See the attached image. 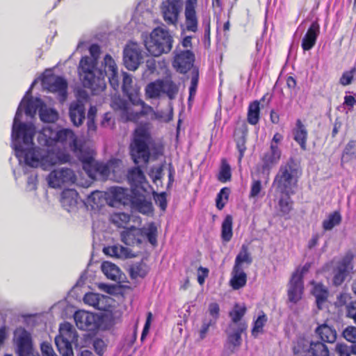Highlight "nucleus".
<instances>
[{
  "instance_id": "obj_59",
  "label": "nucleus",
  "mask_w": 356,
  "mask_h": 356,
  "mask_svg": "<svg viewBox=\"0 0 356 356\" xmlns=\"http://www.w3.org/2000/svg\"><path fill=\"white\" fill-rule=\"evenodd\" d=\"M335 350L339 356H350L351 354L356 355V350L350 349V346L343 343H337Z\"/></svg>"
},
{
  "instance_id": "obj_3",
  "label": "nucleus",
  "mask_w": 356,
  "mask_h": 356,
  "mask_svg": "<svg viewBox=\"0 0 356 356\" xmlns=\"http://www.w3.org/2000/svg\"><path fill=\"white\" fill-rule=\"evenodd\" d=\"M301 175V170L295 159L292 157L282 163L276 174L273 186L278 193H295L298 179Z\"/></svg>"
},
{
  "instance_id": "obj_42",
  "label": "nucleus",
  "mask_w": 356,
  "mask_h": 356,
  "mask_svg": "<svg viewBox=\"0 0 356 356\" xmlns=\"http://www.w3.org/2000/svg\"><path fill=\"white\" fill-rule=\"evenodd\" d=\"M348 274V266L346 262L340 263L334 270L332 279L333 284L336 286L341 285Z\"/></svg>"
},
{
  "instance_id": "obj_32",
  "label": "nucleus",
  "mask_w": 356,
  "mask_h": 356,
  "mask_svg": "<svg viewBox=\"0 0 356 356\" xmlns=\"http://www.w3.org/2000/svg\"><path fill=\"white\" fill-rule=\"evenodd\" d=\"M248 328V324L246 322H241L238 323L236 328H232V332L227 333V341L234 348H238L242 343L241 334L245 332Z\"/></svg>"
},
{
  "instance_id": "obj_60",
  "label": "nucleus",
  "mask_w": 356,
  "mask_h": 356,
  "mask_svg": "<svg viewBox=\"0 0 356 356\" xmlns=\"http://www.w3.org/2000/svg\"><path fill=\"white\" fill-rule=\"evenodd\" d=\"M343 336L347 341L356 343V327L354 326L347 327L343 332Z\"/></svg>"
},
{
  "instance_id": "obj_12",
  "label": "nucleus",
  "mask_w": 356,
  "mask_h": 356,
  "mask_svg": "<svg viewBox=\"0 0 356 356\" xmlns=\"http://www.w3.org/2000/svg\"><path fill=\"white\" fill-rule=\"evenodd\" d=\"M16 353L19 356H36L31 334L24 328L19 327L15 332Z\"/></svg>"
},
{
  "instance_id": "obj_4",
  "label": "nucleus",
  "mask_w": 356,
  "mask_h": 356,
  "mask_svg": "<svg viewBox=\"0 0 356 356\" xmlns=\"http://www.w3.org/2000/svg\"><path fill=\"white\" fill-rule=\"evenodd\" d=\"M152 140L149 129L145 125L137 127L129 145V154L135 164L149 163L151 152L149 144Z\"/></svg>"
},
{
  "instance_id": "obj_21",
  "label": "nucleus",
  "mask_w": 356,
  "mask_h": 356,
  "mask_svg": "<svg viewBox=\"0 0 356 356\" xmlns=\"http://www.w3.org/2000/svg\"><path fill=\"white\" fill-rule=\"evenodd\" d=\"M320 24L313 22L302 38L301 47L303 51H309L316 44L318 36L320 33Z\"/></svg>"
},
{
  "instance_id": "obj_30",
  "label": "nucleus",
  "mask_w": 356,
  "mask_h": 356,
  "mask_svg": "<svg viewBox=\"0 0 356 356\" xmlns=\"http://www.w3.org/2000/svg\"><path fill=\"white\" fill-rule=\"evenodd\" d=\"M122 90L131 102H134L138 95V89L134 86L132 76L127 72H122Z\"/></svg>"
},
{
  "instance_id": "obj_9",
  "label": "nucleus",
  "mask_w": 356,
  "mask_h": 356,
  "mask_svg": "<svg viewBox=\"0 0 356 356\" xmlns=\"http://www.w3.org/2000/svg\"><path fill=\"white\" fill-rule=\"evenodd\" d=\"M106 202L112 207L127 206L131 202L132 193L127 188L111 186L105 191Z\"/></svg>"
},
{
  "instance_id": "obj_53",
  "label": "nucleus",
  "mask_w": 356,
  "mask_h": 356,
  "mask_svg": "<svg viewBox=\"0 0 356 356\" xmlns=\"http://www.w3.org/2000/svg\"><path fill=\"white\" fill-rule=\"evenodd\" d=\"M40 118L43 122H54L58 120V114L54 109L41 107L40 109Z\"/></svg>"
},
{
  "instance_id": "obj_62",
  "label": "nucleus",
  "mask_w": 356,
  "mask_h": 356,
  "mask_svg": "<svg viewBox=\"0 0 356 356\" xmlns=\"http://www.w3.org/2000/svg\"><path fill=\"white\" fill-rule=\"evenodd\" d=\"M83 301L90 306L97 307L99 305L98 295L94 293H88L84 296Z\"/></svg>"
},
{
  "instance_id": "obj_8",
  "label": "nucleus",
  "mask_w": 356,
  "mask_h": 356,
  "mask_svg": "<svg viewBox=\"0 0 356 356\" xmlns=\"http://www.w3.org/2000/svg\"><path fill=\"white\" fill-rule=\"evenodd\" d=\"M83 168L88 173L89 177H94L99 176L100 179H107L111 173L115 172V168L118 166H113L115 162H111L109 163H104L96 161L92 156H87L82 160Z\"/></svg>"
},
{
  "instance_id": "obj_6",
  "label": "nucleus",
  "mask_w": 356,
  "mask_h": 356,
  "mask_svg": "<svg viewBox=\"0 0 356 356\" xmlns=\"http://www.w3.org/2000/svg\"><path fill=\"white\" fill-rule=\"evenodd\" d=\"M76 140L74 133L70 129L56 131L50 127H45L38 136L39 143L46 147L56 146L58 143L63 144L67 142L76 146Z\"/></svg>"
},
{
  "instance_id": "obj_19",
  "label": "nucleus",
  "mask_w": 356,
  "mask_h": 356,
  "mask_svg": "<svg viewBox=\"0 0 356 356\" xmlns=\"http://www.w3.org/2000/svg\"><path fill=\"white\" fill-rule=\"evenodd\" d=\"M304 291V282L301 276L293 273L288 284L287 296L289 300L297 303L302 299Z\"/></svg>"
},
{
  "instance_id": "obj_55",
  "label": "nucleus",
  "mask_w": 356,
  "mask_h": 356,
  "mask_svg": "<svg viewBox=\"0 0 356 356\" xmlns=\"http://www.w3.org/2000/svg\"><path fill=\"white\" fill-rule=\"evenodd\" d=\"M199 82V70L196 67L193 68L191 72V81L189 87V96L188 100L190 101L193 98L196 94V90Z\"/></svg>"
},
{
  "instance_id": "obj_7",
  "label": "nucleus",
  "mask_w": 356,
  "mask_h": 356,
  "mask_svg": "<svg viewBox=\"0 0 356 356\" xmlns=\"http://www.w3.org/2000/svg\"><path fill=\"white\" fill-rule=\"evenodd\" d=\"M78 335L74 326L64 322L59 326V334L55 337V343L62 356H74L72 344L76 342Z\"/></svg>"
},
{
  "instance_id": "obj_45",
  "label": "nucleus",
  "mask_w": 356,
  "mask_h": 356,
  "mask_svg": "<svg viewBox=\"0 0 356 356\" xmlns=\"http://www.w3.org/2000/svg\"><path fill=\"white\" fill-rule=\"evenodd\" d=\"M312 294L316 298V302L318 308L324 303L328 297V291L321 283L315 284L313 289Z\"/></svg>"
},
{
  "instance_id": "obj_56",
  "label": "nucleus",
  "mask_w": 356,
  "mask_h": 356,
  "mask_svg": "<svg viewBox=\"0 0 356 356\" xmlns=\"http://www.w3.org/2000/svg\"><path fill=\"white\" fill-rule=\"evenodd\" d=\"M342 158L346 161L356 158V140H351L348 143L343 149Z\"/></svg>"
},
{
  "instance_id": "obj_40",
  "label": "nucleus",
  "mask_w": 356,
  "mask_h": 356,
  "mask_svg": "<svg viewBox=\"0 0 356 356\" xmlns=\"http://www.w3.org/2000/svg\"><path fill=\"white\" fill-rule=\"evenodd\" d=\"M342 221V217L339 211H334L328 214L327 218L322 222V227L324 231H330L334 227L338 226Z\"/></svg>"
},
{
  "instance_id": "obj_36",
  "label": "nucleus",
  "mask_w": 356,
  "mask_h": 356,
  "mask_svg": "<svg viewBox=\"0 0 356 356\" xmlns=\"http://www.w3.org/2000/svg\"><path fill=\"white\" fill-rule=\"evenodd\" d=\"M280 197L278 201V206L282 216L289 215L293 209V202L291 198V195L295 193H280Z\"/></svg>"
},
{
  "instance_id": "obj_35",
  "label": "nucleus",
  "mask_w": 356,
  "mask_h": 356,
  "mask_svg": "<svg viewBox=\"0 0 356 356\" xmlns=\"http://www.w3.org/2000/svg\"><path fill=\"white\" fill-rule=\"evenodd\" d=\"M103 252L105 254L116 258H129L133 255L130 249L123 247L122 245H111L104 247Z\"/></svg>"
},
{
  "instance_id": "obj_39",
  "label": "nucleus",
  "mask_w": 356,
  "mask_h": 356,
  "mask_svg": "<svg viewBox=\"0 0 356 356\" xmlns=\"http://www.w3.org/2000/svg\"><path fill=\"white\" fill-rule=\"evenodd\" d=\"M233 236V218L231 215H227L222 221L221 227V239L227 243Z\"/></svg>"
},
{
  "instance_id": "obj_27",
  "label": "nucleus",
  "mask_w": 356,
  "mask_h": 356,
  "mask_svg": "<svg viewBox=\"0 0 356 356\" xmlns=\"http://www.w3.org/2000/svg\"><path fill=\"white\" fill-rule=\"evenodd\" d=\"M315 334L321 342L333 343L337 339V331L326 323L319 325L315 330Z\"/></svg>"
},
{
  "instance_id": "obj_1",
  "label": "nucleus",
  "mask_w": 356,
  "mask_h": 356,
  "mask_svg": "<svg viewBox=\"0 0 356 356\" xmlns=\"http://www.w3.org/2000/svg\"><path fill=\"white\" fill-rule=\"evenodd\" d=\"M33 145H26V148L16 147V155L23 157L25 163L31 167L38 166L47 169L56 164L67 163L70 161V156L55 146L47 147V149L33 147Z\"/></svg>"
},
{
  "instance_id": "obj_28",
  "label": "nucleus",
  "mask_w": 356,
  "mask_h": 356,
  "mask_svg": "<svg viewBox=\"0 0 356 356\" xmlns=\"http://www.w3.org/2000/svg\"><path fill=\"white\" fill-rule=\"evenodd\" d=\"M79 193L75 189L66 188L61 193L60 203L67 211L75 208L78 203Z\"/></svg>"
},
{
  "instance_id": "obj_25",
  "label": "nucleus",
  "mask_w": 356,
  "mask_h": 356,
  "mask_svg": "<svg viewBox=\"0 0 356 356\" xmlns=\"http://www.w3.org/2000/svg\"><path fill=\"white\" fill-rule=\"evenodd\" d=\"M111 106L115 111H120L126 116L127 121L136 122L138 120V114H133L130 111L129 104L120 96H114L111 99Z\"/></svg>"
},
{
  "instance_id": "obj_48",
  "label": "nucleus",
  "mask_w": 356,
  "mask_h": 356,
  "mask_svg": "<svg viewBox=\"0 0 356 356\" xmlns=\"http://www.w3.org/2000/svg\"><path fill=\"white\" fill-rule=\"evenodd\" d=\"M217 179L221 183H226L232 179L231 167L225 159L221 160Z\"/></svg>"
},
{
  "instance_id": "obj_38",
  "label": "nucleus",
  "mask_w": 356,
  "mask_h": 356,
  "mask_svg": "<svg viewBox=\"0 0 356 356\" xmlns=\"http://www.w3.org/2000/svg\"><path fill=\"white\" fill-rule=\"evenodd\" d=\"M161 80L163 95H165L170 100L175 99L179 92V86L171 79H165Z\"/></svg>"
},
{
  "instance_id": "obj_33",
  "label": "nucleus",
  "mask_w": 356,
  "mask_h": 356,
  "mask_svg": "<svg viewBox=\"0 0 356 356\" xmlns=\"http://www.w3.org/2000/svg\"><path fill=\"white\" fill-rule=\"evenodd\" d=\"M252 263V257L249 251V247L246 244H243L238 254L235 258L234 268H236V269H243L244 264L248 266Z\"/></svg>"
},
{
  "instance_id": "obj_37",
  "label": "nucleus",
  "mask_w": 356,
  "mask_h": 356,
  "mask_svg": "<svg viewBox=\"0 0 356 356\" xmlns=\"http://www.w3.org/2000/svg\"><path fill=\"white\" fill-rule=\"evenodd\" d=\"M149 270V266L145 262L141 260L139 262L132 264L129 266V273L131 279L145 277Z\"/></svg>"
},
{
  "instance_id": "obj_64",
  "label": "nucleus",
  "mask_w": 356,
  "mask_h": 356,
  "mask_svg": "<svg viewBox=\"0 0 356 356\" xmlns=\"http://www.w3.org/2000/svg\"><path fill=\"white\" fill-rule=\"evenodd\" d=\"M41 353L42 356H57L52 346L47 342H43L40 346Z\"/></svg>"
},
{
  "instance_id": "obj_26",
  "label": "nucleus",
  "mask_w": 356,
  "mask_h": 356,
  "mask_svg": "<svg viewBox=\"0 0 356 356\" xmlns=\"http://www.w3.org/2000/svg\"><path fill=\"white\" fill-rule=\"evenodd\" d=\"M131 207L143 214H149L153 211L151 201L147 200L145 195L134 193L130 202Z\"/></svg>"
},
{
  "instance_id": "obj_31",
  "label": "nucleus",
  "mask_w": 356,
  "mask_h": 356,
  "mask_svg": "<svg viewBox=\"0 0 356 356\" xmlns=\"http://www.w3.org/2000/svg\"><path fill=\"white\" fill-rule=\"evenodd\" d=\"M127 178L131 186L140 187L146 183V177L139 166L130 168L127 174Z\"/></svg>"
},
{
  "instance_id": "obj_22",
  "label": "nucleus",
  "mask_w": 356,
  "mask_h": 356,
  "mask_svg": "<svg viewBox=\"0 0 356 356\" xmlns=\"http://www.w3.org/2000/svg\"><path fill=\"white\" fill-rule=\"evenodd\" d=\"M104 72L108 74L109 83L114 90H118L120 86L118 79V67L115 60L109 54H106L104 58Z\"/></svg>"
},
{
  "instance_id": "obj_51",
  "label": "nucleus",
  "mask_w": 356,
  "mask_h": 356,
  "mask_svg": "<svg viewBox=\"0 0 356 356\" xmlns=\"http://www.w3.org/2000/svg\"><path fill=\"white\" fill-rule=\"evenodd\" d=\"M246 312L245 307H240L238 305H236L232 311L229 312V315L231 317L232 323L229 325V328H232L233 325L238 327V323L242 322L241 320Z\"/></svg>"
},
{
  "instance_id": "obj_5",
  "label": "nucleus",
  "mask_w": 356,
  "mask_h": 356,
  "mask_svg": "<svg viewBox=\"0 0 356 356\" xmlns=\"http://www.w3.org/2000/svg\"><path fill=\"white\" fill-rule=\"evenodd\" d=\"M173 38L168 30L156 27L145 40V46L149 54L159 56L169 53L172 48Z\"/></svg>"
},
{
  "instance_id": "obj_16",
  "label": "nucleus",
  "mask_w": 356,
  "mask_h": 356,
  "mask_svg": "<svg viewBox=\"0 0 356 356\" xmlns=\"http://www.w3.org/2000/svg\"><path fill=\"white\" fill-rule=\"evenodd\" d=\"M194 61L195 54L187 49L176 53L172 65L179 73L186 74L193 67Z\"/></svg>"
},
{
  "instance_id": "obj_50",
  "label": "nucleus",
  "mask_w": 356,
  "mask_h": 356,
  "mask_svg": "<svg viewBox=\"0 0 356 356\" xmlns=\"http://www.w3.org/2000/svg\"><path fill=\"white\" fill-rule=\"evenodd\" d=\"M231 190L229 187H223L220 189L216 195V208L221 211L224 209L229 200Z\"/></svg>"
},
{
  "instance_id": "obj_34",
  "label": "nucleus",
  "mask_w": 356,
  "mask_h": 356,
  "mask_svg": "<svg viewBox=\"0 0 356 356\" xmlns=\"http://www.w3.org/2000/svg\"><path fill=\"white\" fill-rule=\"evenodd\" d=\"M247 283V274L243 269H236L233 267L232 277L229 284L234 290H238L245 286Z\"/></svg>"
},
{
  "instance_id": "obj_41",
  "label": "nucleus",
  "mask_w": 356,
  "mask_h": 356,
  "mask_svg": "<svg viewBox=\"0 0 356 356\" xmlns=\"http://www.w3.org/2000/svg\"><path fill=\"white\" fill-rule=\"evenodd\" d=\"M260 120L259 102H250L248 108L247 121L251 125H256Z\"/></svg>"
},
{
  "instance_id": "obj_63",
  "label": "nucleus",
  "mask_w": 356,
  "mask_h": 356,
  "mask_svg": "<svg viewBox=\"0 0 356 356\" xmlns=\"http://www.w3.org/2000/svg\"><path fill=\"white\" fill-rule=\"evenodd\" d=\"M352 301L351 296L347 293H341L337 297V305L339 307L347 306L348 303Z\"/></svg>"
},
{
  "instance_id": "obj_14",
  "label": "nucleus",
  "mask_w": 356,
  "mask_h": 356,
  "mask_svg": "<svg viewBox=\"0 0 356 356\" xmlns=\"http://www.w3.org/2000/svg\"><path fill=\"white\" fill-rule=\"evenodd\" d=\"M74 318L77 327L81 330L95 331L99 327L97 315L84 310L76 311Z\"/></svg>"
},
{
  "instance_id": "obj_43",
  "label": "nucleus",
  "mask_w": 356,
  "mask_h": 356,
  "mask_svg": "<svg viewBox=\"0 0 356 356\" xmlns=\"http://www.w3.org/2000/svg\"><path fill=\"white\" fill-rule=\"evenodd\" d=\"M307 352L311 356H329L330 352L327 346L321 341H311Z\"/></svg>"
},
{
  "instance_id": "obj_11",
  "label": "nucleus",
  "mask_w": 356,
  "mask_h": 356,
  "mask_svg": "<svg viewBox=\"0 0 356 356\" xmlns=\"http://www.w3.org/2000/svg\"><path fill=\"white\" fill-rule=\"evenodd\" d=\"M76 181L74 172L67 168L55 169L47 177L48 184L54 188L74 184Z\"/></svg>"
},
{
  "instance_id": "obj_18",
  "label": "nucleus",
  "mask_w": 356,
  "mask_h": 356,
  "mask_svg": "<svg viewBox=\"0 0 356 356\" xmlns=\"http://www.w3.org/2000/svg\"><path fill=\"white\" fill-rule=\"evenodd\" d=\"M48 91L58 95L60 102H63L67 97V83L61 76L47 78L43 81Z\"/></svg>"
},
{
  "instance_id": "obj_13",
  "label": "nucleus",
  "mask_w": 356,
  "mask_h": 356,
  "mask_svg": "<svg viewBox=\"0 0 356 356\" xmlns=\"http://www.w3.org/2000/svg\"><path fill=\"white\" fill-rule=\"evenodd\" d=\"M181 8V0L163 1L160 8L164 22L169 26H177Z\"/></svg>"
},
{
  "instance_id": "obj_61",
  "label": "nucleus",
  "mask_w": 356,
  "mask_h": 356,
  "mask_svg": "<svg viewBox=\"0 0 356 356\" xmlns=\"http://www.w3.org/2000/svg\"><path fill=\"white\" fill-rule=\"evenodd\" d=\"M346 316L356 325V300L350 301L346 306Z\"/></svg>"
},
{
  "instance_id": "obj_52",
  "label": "nucleus",
  "mask_w": 356,
  "mask_h": 356,
  "mask_svg": "<svg viewBox=\"0 0 356 356\" xmlns=\"http://www.w3.org/2000/svg\"><path fill=\"white\" fill-rule=\"evenodd\" d=\"M149 176L157 187H163V164L160 165L157 168H152L149 170Z\"/></svg>"
},
{
  "instance_id": "obj_10",
  "label": "nucleus",
  "mask_w": 356,
  "mask_h": 356,
  "mask_svg": "<svg viewBox=\"0 0 356 356\" xmlns=\"http://www.w3.org/2000/svg\"><path fill=\"white\" fill-rule=\"evenodd\" d=\"M21 115L22 111L19 107L14 118L12 136L15 139L22 138L25 145H33L35 134V127L31 124H27L20 122L17 124V121Z\"/></svg>"
},
{
  "instance_id": "obj_23",
  "label": "nucleus",
  "mask_w": 356,
  "mask_h": 356,
  "mask_svg": "<svg viewBox=\"0 0 356 356\" xmlns=\"http://www.w3.org/2000/svg\"><path fill=\"white\" fill-rule=\"evenodd\" d=\"M121 240L127 245L134 246L142 243L143 230L134 226L121 232Z\"/></svg>"
},
{
  "instance_id": "obj_15",
  "label": "nucleus",
  "mask_w": 356,
  "mask_h": 356,
  "mask_svg": "<svg viewBox=\"0 0 356 356\" xmlns=\"http://www.w3.org/2000/svg\"><path fill=\"white\" fill-rule=\"evenodd\" d=\"M143 59L142 51L136 44H132L125 47L123 60L125 67L129 70H137L143 62Z\"/></svg>"
},
{
  "instance_id": "obj_29",
  "label": "nucleus",
  "mask_w": 356,
  "mask_h": 356,
  "mask_svg": "<svg viewBox=\"0 0 356 356\" xmlns=\"http://www.w3.org/2000/svg\"><path fill=\"white\" fill-rule=\"evenodd\" d=\"M308 133L305 126L298 119L296 123V128L293 129V139L300 145L302 150L307 149V141Z\"/></svg>"
},
{
  "instance_id": "obj_24",
  "label": "nucleus",
  "mask_w": 356,
  "mask_h": 356,
  "mask_svg": "<svg viewBox=\"0 0 356 356\" xmlns=\"http://www.w3.org/2000/svg\"><path fill=\"white\" fill-rule=\"evenodd\" d=\"M86 108L81 101L72 102L69 108V115L72 123L79 127L85 120Z\"/></svg>"
},
{
  "instance_id": "obj_46",
  "label": "nucleus",
  "mask_w": 356,
  "mask_h": 356,
  "mask_svg": "<svg viewBox=\"0 0 356 356\" xmlns=\"http://www.w3.org/2000/svg\"><path fill=\"white\" fill-rule=\"evenodd\" d=\"M87 200L92 209H100L106 202L105 192L93 191L88 195Z\"/></svg>"
},
{
  "instance_id": "obj_54",
  "label": "nucleus",
  "mask_w": 356,
  "mask_h": 356,
  "mask_svg": "<svg viewBox=\"0 0 356 356\" xmlns=\"http://www.w3.org/2000/svg\"><path fill=\"white\" fill-rule=\"evenodd\" d=\"M157 227L154 222L148 225L147 227L143 230V236H145L148 241L153 245H157Z\"/></svg>"
},
{
  "instance_id": "obj_20",
  "label": "nucleus",
  "mask_w": 356,
  "mask_h": 356,
  "mask_svg": "<svg viewBox=\"0 0 356 356\" xmlns=\"http://www.w3.org/2000/svg\"><path fill=\"white\" fill-rule=\"evenodd\" d=\"M281 150L277 144H270V149L266 152L262 159V171L268 172L276 165L281 159Z\"/></svg>"
},
{
  "instance_id": "obj_57",
  "label": "nucleus",
  "mask_w": 356,
  "mask_h": 356,
  "mask_svg": "<svg viewBox=\"0 0 356 356\" xmlns=\"http://www.w3.org/2000/svg\"><path fill=\"white\" fill-rule=\"evenodd\" d=\"M356 73V67H353L350 70H346L343 72L339 79V83L343 86H346L352 83Z\"/></svg>"
},
{
  "instance_id": "obj_58",
  "label": "nucleus",
  "mask_w": 356,
  "mask_h": 356,
  "mask_svg": "<svg viewBox=\"0 0 356 356\" xmlns=\"http://www.w3.org/2000/svg\"><path fill=\"white\" fill-rule=\"evenodd\" d=\"M129 220L130 216L124 212L115 213L112 216V221L113 224L119 227H124Z\"/></svg>"
},
{
  "instance_id": "obj_49",
  "label": "nucleus",
  "mask_w": 356,
  "mask_h": 356,
  "mask_svg": "<svg viewBox=\"0 0 356 356\" xmlns=\"http://www.w3.org/2000/svg\"><path fill=\"white\" fill-rule=\"evenodd\" d=\"M102 270L108 279L116 281L120 275V268L108 261H104L102 264Z\"/></svg>"
},
{
  "instance_id": "obj_17",
  "label": "nucleus",
  "mask_w": 356,
  "mask_h": 356,
  "mask_svg": "<svg viewBox=\"0 0 356 356\" xmlns=\"http://www.w3.org/2000/svg\"><path fill=\"white\" fill-rule=\"evenodd\" d=\"M198 0H186L184 6V17L186 29L195 33L198 30V16L197 13Z\"/></svg>"
},
{
  "instance_id": "obj_47",
  "label": "nucleus",
  "mask_w": 356,
  "mask_h": 356,
  "mask_svg": "<svg viewBox=\"0 0 356 356\" xmlns=\"http://www.w3.org/2000/svg\"><path fill=\"white\" fill-rule=\"evenodd\" d=\"M161 80L157 79L155 81L151 82L146 86L145 94L151 99L159 98L163 95Z\"/></svg>"
},
{
  "instance_id": "obj_44",
  "label": "nucleus",
  "mask_w": 356,
  "mask_h": 356,
  "mask_svg": "<svg viewBox=\"0 0 356 356\" xmlns=\"http://www.w3.org/2000/svg\"><path fill=\"white\" fill-rule=\"evenodd\" d=\"M268 321L267 315L261 311L257 319L253 321V325L251 330L252 336L257 338L259 334L264 332V327Z\"/></svg>"
},
{
  "instance_id": "obj_2",
  "label": "nucleus",
  "mask_w": 356,
  "mask_h": 356,
  "mask_svg": "<svg viewBox=\"0 0 356 356\" xmlns=\"http://www.w3.org/2000/svg\"><path fill=\"white\" fill-rule=\"evenodd\" d=\"M89 51L93 58L82 57L79 62V73L83 86L90 89L92 94L96 95L104 91L106 86L102 72L96 66L95 60L101 53L100 47L92 44L90 46Z\"/></svg>"
}]
</instances>
